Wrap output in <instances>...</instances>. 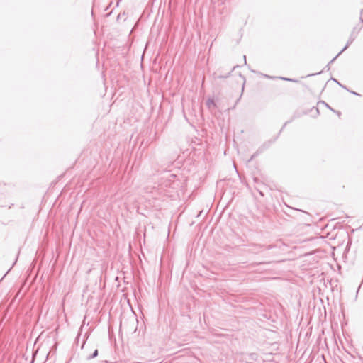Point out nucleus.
<instances>
[{
	"mask_svg": "<svg viewBox=\"0 0 363 363\" xmlns=\"http://www.w3.org/2000/svg\"><path fill=\"white\" fill-rule=\"evenodd\" d=\"M354 39V38L350 37L345 48L330 61V62H333L336 60V58L349 47V45L353 42Z\"/></svg>",
	"mask_w": 363,
	"mask_h": 363,
	"instance_id": "nucleus-1",
	"label": "nucleus"
},
{
	"mask_svg": "<svg viewBox=\"0 0 363 363\" xmlns=\"http://www.w3.org/2000/svg\"><path fill=\"white\" fill-rule=\"evenodd\" d=\"M97 355H98V350H95L91 354L87 356L86 359L89 360V359L96 357Z\"/></svg>",
	"mask_w": 363,
	"mask_h": 363,
	"instance_id": "nucleus-2",
	"label": "nucleus"
},
{
	"mask_svg": "<svg viewBox=\"0 0 363 363\" xmlns=\"http://www.w3.org/2000/svg\"><path fill=\"white\" fill-rule=\"evenodd\" d=\"M206 104L208 106V108H211V106H215V103L212 99H208L206 101Z\"/></svg>",
	"mask_w": 363,
	"mask_h": 363,
	"instance_id": "nucleus-3",
	"label": "nucleus"
},
{
	"mask_svg": "<svg viewBox=\"0 0 363 363\" xmlns=\"http://www.w3.org/2000/svg\"><path fill=\"white\" fill-rule=\"evenodd\" d=\"M360 19H361L362 22L363 23V9L361 10V12H360Z\"/></svg>",
	"mask_w": 363,
	"mask_h": 363,
	"instance_id": "nucleus-4",
	"label": "nucleus"
},
{
	"mask_svg": "<svg viewBox=\"0 0 363 363\" xmlns=\"http://www.w3.org/2000/svg\"><path fill=\"white\" fill-rule=\"evenodd\" d=\"M281 79H282L283 80H285V81H293V79H289V78H284V77H281Z\"/></svg>",
	"mask_w": 363,
	"mask_h": 363,
	"instance_id": "nucleus-5",
	"label": "nucleus"
},
{
	"mask_svg": "<svg viewBox=\"0 0 363 363\" xmlns=\"http://www.w3.org/2000/svg\"><path fill=\"white\" fill-rule=\"evenodd\" d=\"M272 245H268L267 247H265V249H267V250H268V249H270V248H272Z\"/></svg>",
	"mask_w": 363,
	"mask_h": 363,
	"instance_id": "nucleus-6",
	"label": "nucleus"
},
{
	"mask_svg": "<svg viewBox=\"0 0 363 363\" xmlns=\"http://www.w3.org/2000/svg\"><path fill=\"white\" fill-rule=\"evenodd\" d=\"M236 67H237V66H234V67H233V68L231 69V71L229 72V74H230V72H233V71L236 68Z\"/></svg>",
	"mask_w": 363,
	"mask_h": 363,
	"instance_id": "nucleus-7",
	"label": "nucleus"
},
{
	"mask_svg": "<svg viewBox=\"0 0 363 363\" xmlns=\"http://www.w3.org/2000/svg\"><path fill=\"white\" fill-rule=\"evenodd\" d=\"M351 93L353 94H355V95H358V94L354 92V91H351Z\"/></svg>",
	"mask_w": 363,
	"mask_h": 363,
	"instance_id": "nucleus-8",
	"label": "nucleus"
},
{
	"mask_svg": "<svg viewBox=\"0 0 363 363\" xmlns=\"http://www.w3.org/2000/svg\"><path fill=\"white\" fill-rule=\"evenodd\" d=\"M245 64H246V56H244Z\"/></svg>",
	"mask_w": 363,
	"mask_h": 363,
	"instance_id": "nucleus-9",
	"label": "nucleus"
}]
</instances>
